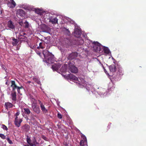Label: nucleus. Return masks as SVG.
Segmentation results:
<instances>
[{
    "instance_id": "ddd939ff",
    "label": "nucleus",
    "mask_w": 146,
    "mask_h": 146,
    "mask_svg": "<svg viewBox=\"0 0 146 146\" xmlns=\"http://www.w3.org/2000/svg\"><path fill=\"white\" fill-rule=\"evenodd\" d=\"M22 130L23 131L27 132L29 131L30 127L27 124H25L21 127Z\"/></svg>"
},
{
    "instance_id": "58836bf2",
    "label": "nucleus",
    "mask_w": 146,
    "mask_h": 146,
    "mask_svg": "<svg viewBox=\"0 0 146 146\" xmlns=\"http://www.w3.org/2000/svg\"><path fill=\"white\" fill-rule=\"evenodd\" d=\"M33 80L34 81H35V82H37V81H38V79L35 78H33Z\"/></svg>"
},
{
    "instance_id": "a211bd4d",
    "label": "nucleus",
    "mask_w": 146,
    "mask_h": 146,
    "mask_svg": "<svg viewBox=\"0 0 146 146\" xmlns=\"http://www.w3.org/2000/svg\"><path fill=\"white\" fill-rule=\"evenodd\" d=\"M45 44L44 43L40 42L39 44V46H38L37 48L38 49H39L40 48L43 49L45 48Z\"/></svg>"
},
{
    "instance_id": "5701e85b",
    "label": "nucleus",
    "mask_w": 146,
    "mask_h": 146,
    "mask_svg": "<svg viewBox=\"0 0 146 146\" xmlns=\"http://www.w3.org/2000/svg\"><path fill=\"white\" fill-rule=\"evenodd\" d=\"M33 145L34 146H39V143L37 142L35 137H34V139L33 140Z\"/></svg>"
},
{
    "instance_id": "7c9ffc66",
    "label": "nucleus",
    "mask_w": 146,
    "mask_h": 146,
    "mask_svg": "<svg viewBox=\"0 0 146 146\" xmlns=\"http://www.w3.org/2000/svg\"><path fill=\"white\" fill-rule=\"evenodd\" d=\"M7 140L8 142L11 144H13V143L12 141L9 138V137L7 138Z\"/></svg>"
},
{
    "instance_id": "dca6fc26",
    "label": "nucleus",
    "mask_w": 146,
    "mask_h": 146,
    "mask_svg": "<svg viewBox=\"0 0 146 146\" xmlns=\"http://www.w3.org/2000/svg\"><path fill=\"white\" fill-rule=\"evenodd\" d=\"M69 69L73 73H76L78 72L77 68L74 66H72L70 67Z\"/></svg>"
},
{
    "instance_id": "39448f33",
    "label": "nucleus",
    "mask_w": 146,
    "mask_h": 146,
    "mask_svg": "<svg viewBox=\"0 0 146 146\" xmlns=\"http://www.w3.org/2000/svg\"><path fill=\"white\" fill-rule=\"evenodd\" d=\"M38 102L42 111L45 113L48 112V110L45 108L43 103L39 100H38Z\"/></svg>"
},
{
    "instance_id": "4c0bfd02",
    "label": "nucleus",
    "mask_w": 146,
    "mask_h": 146,
    "mask_svg": "<svg viewBox=\"0 0 146 146\" xmlns=\"http://www.w3.org/2000/svg\"><path fill=\"white\" fill-rule=\"evenodd\" d=\"M42 138L45 141H47V138L45 137L44 136L42 135Z\"/></svg>"
},
{
    "instance_id": "79ce46f5",
    "label": "nucleus",
    "mask_w": 146,
    "mask_h": 146,
    "mask_svg": "<svg viewBox=\"0 0 146 146\" xmlns=\"http://www.w3.org/2000/svg\"><path fill=\"white\" fill-rule=\"evenodd\" d=\"M110 125H108V126H107V128H108V129L107 130H108V129H109L110 128Z\"/></svg>"
},
{
    "instance_id": "0eeeda50",
    "label": "nucleus",
    "mask_w": 146,
    "mask_h": 146,
    "mask_svg": "<svg viewBox=\"0 0 146 146\" xmlns=\"http://www.w3.org/2000/svg\"><path fill=\"white\" fill-rule=\"evenodd\" d=\"M22 121L21 119H19L18 117H16L14 121L15 124L17 127H19L21 125V123Z\"/></svg>"
},
{
    "instance_id": "7ed1b4c3",
    "label": "nucleus",
    "mask_w": 146,
    "mask_h": 146,
    "mask_svg": "<svg viewBox=\"0 0 146 146\" xmlns=\"http://www.w3.org/2000/svg\"><path fill=\"white\" fill-rule=\"evenodd\" d=\"M117 71H116L117 75L119 76L123 75V72L121 66L118 64L117 65Z\"/></svg>"
},
{
    "instance_id": "473e14b6",
    "label": "nucleus",
    "mask_w": 146,
    "mask_h": 146,
    "mask_svg": "<svg viewBox=\"0 0 146 146\" xmlns=\"http://www.w3.org/2000/svg\"><path fill=\"white\" fill-rule=\"evenodd\" d=\"M0 137L3 139H6V136L3 134L0 133Z\"/></svg>"
},
{
    "instance_id": "8fccbe9b",
    "label": "nucleus",
    "mask_w": 146,
    "mask_h": 146,
    "mask_svg": "<svg viewBox=\"0 0 146 146\" xmlns=\"http://www.w3.org/2000/svg\"><path fill=\"white\" fill-rule=\"evenodd\" d=\"M38 54L39 55H40V53H38Z\"/></svg>"
},
{
    "instance_id": "4be33fe9",
    "label": "nucleus",
    "mask_w": 146,
    "mask_h": 146,
    "mask_svg": "<svg viewBox=\"0 0 146 146\" xmlns=\"http://www.w3.org/2000/svg\"><path fill=\"white\" fill-rule=\"evenodd\" d=\"M17 13L21 16H23L25 14V12L23 10L21 9H19L17 11Z\"/></svg>"
},
{
    "instance_id": "f8f14e48",
    "label": "nucleus",
    "mask_w": 146,
    "mask_h": 146,
    "mask_svg": "<svg viewBox=\"0 0 146 146\" xmlns=\"http://www.w3.org/2000/svg\"><path fill=\"white\" fill-rule=\"evenodd\" d=\"M49 22L55 25L58 23V19L56 18L50 17L49 19Z\"/></svg>"
},
{
    "instance_id": "2f4dec72",
    "label": "nucleus",
    "mask_w": 146,
    "mask_h": 146,
    "mask_svg": "<svg viewBox=\"0 0 146 146\" xmlns=\"http://www.w3.org/2000/svg\"><path fill=\"white\" fill-rule=\"evenodd\" d=\"M84 43V41L83 39H80L79 40V43H78L79 45H82Z\"/></svg>"
},
{
    "instance_id": "f257e3e1",
    "label": "nucleus",
    "mask_w": 146,
    "mask_h": 146,
    "mask_svg": "<svg viewBox=\"0 0 146 146\" xmlns=\"http://www.w3.org/2000/svg\"><path fill=\"white\" fill-rule=\"evenodd\" d=\"M11 87L12 89V91L11 93L12 99L13 101H16L17 100L16 94L17 93L15 91V89H17L18 93H20V90L23 89V87L21 86L20 87L18 86L16 84L15 82L14 81H11Z\"/></svg>"
},
{
    "instance_id": "a18cd8bd",
    "label": "nucleus",
    "mask_w": 146,
    "mask_h": 146,
    "mask_svg": "<svg viewBox=\"0 0 146 146\" xmlns=\"http://www.w3.org/2000/svg\"><path fill=\"white\" fill-rule=\"evenodd\" d=\"M31 81H29L27 82V83L28 84H30L31 83Z\"/></svg>"
},
{
    "instance_id": "6ab92c4d",
    "label": "nucleus",
    "mask_w": 146,
    "mask_h": 146,
    "mask_svg": "<svg viewBox=\"0 0 146 146\" xmlns=\"http://www.w3.org/2000/svg\"><path fill=\"white\" fill-rule=\"evenodd\" d=\"M43 54L44 55V59L50 53L47 50H44L43 51Z\"/></svg>"
},
{
    "instance_id": "49530a36",
    "label": "nucleus",
    "mask_w": 146,
    "mask_h": 146,
    "mask_svg": "<svg viewBox=\"0 0 146 146\" xmlns=\"http://www.w3.org/2000/svg\"><path fill=\"white\" fill-rule=\"evenodd\" d=\"M29 145H26V146H33V144Z\"/></svg>"
},
{
    "instance_id": "2eb2a0df",
    "label": "nucleus",
    "mask_w": 146,
    "mask_h": 146,
    "mask_svg": "<svg viewBox=\"0 0 146 146\" xmlns=\"http://www.w3.org/2000/svg\"><path fill=\"white\" fill-rule=\"evenodd\" d=\"M68 77L70 80H73L75 81H78V78L72 74H70L68 75Z\"/></svg>"
},
{
    "instance_id": "72a5a7b5",
    "label": "nucleus",
    "mask_w": 146,
    "mask_h": 146,
    "mask_svg": "<svg viewBox=\"0 0 146 146\" xmlns=\"http://www.w3.org/2000/svg\"><path fill=\"white\" fill-rule=\"evenodd\" d=\"M2 126L3 128L4 129L6 130H7L8 128L5 125L2 124Z\"/></svg>"
},
{
    "instance_id": "c03bdc74",
    "label": "nucleus",
    "mask_w": 146,
    "mask_h": 146,
    "mask_svg": "<svg viewBox=\"0 0 146 146\" xmlns=\"http://www.w3.org/2000/svg\"><path fill=\"white\" fill-rule=\"evenodd\" d=\"M102 66V67L103 68V69L104 70V72H105L106 71V69H105L104 67V66L103 65Z\"/></svg>"
},
{
    "instance_id": "412c9836",
    "label": "nucleus",
    "mask_w": 146,
    "mask_h": 146,
    "mask_svg": "<svg viewBox=\"0 0 146 146\" xmlns=\"http://www.w3.org/2000/svg\"><path fill=\"white\" fill-rule=\"evenodd\" d=\"M5 107L7 109V108H11L13 107V105L10 103L9 102H7L5 103Z\"/></svg>"
},
{
    "instance_id": "09e8293b",
    "label": "nucleus",
    "mask_w": 146,
    "mask_h": 146,
    "mask_svg": "<svg viewBox=\"0 0 146 146\" xmlns=\"http://www.w3.org/2000/svg\"><path fill=\"white\" fill-rule=\"evenodd\" d=\"M66 70V68H65V69L64 70H63V71H65Z\"/></svg>"
},
{
    "instance_id": "de8ad7c7",
    "label": "nucleus",
    "mask_w": 146,
    "mask_h": 146,
    "mask_svg": "<svg viewBox=\"0 0 146 146\" xmlns=\"http://www.w3.org/2000/svg\"><path fill=\"white\" fill-rule=\"evenodd\" d=\"M26 35V33H23V35Z\"/></svg>"
},
{
    "instance_id": "bb28decb",
    "label": "nucleus",
    "mask_w": 146,
    "mask_h": 146,
    "mask_svg": "<svg viewBox=\"0 0 146 146\" xmlns=\"http://www.w3.org/2000/svg\"><path fill=\"white\" fill-rule=\"evenodd\" d=\"M24 110L25 113L27 115H29L31 113V111L29 109L27 108H24Z\"/></svg>"
},
{
    "instance_id": "c85d7f7f",
    "label": "nucleus",
    "mask_w": 146,
    "mask_h": 146,
    "mask_svg": "<svg viewBox=\"0 0 146 146\" xmlns=\"http://www.w3.org/2000/svg\"><path fill=\"white\" fill-rule=\"evenodd\" d=\"M86 143H87V142L81 140L80 143V145L81 146H84L85 144H86Z\"/></svg>"
},
{
    "instance_id": "ea45409f",
    "label": "nucleus",
    "mask_w": 146,
    "mask_h": 146,
    "mask_svg": "<svg viewBox=\"0 0 146 146\" xmlns=\"http://www.w3.org/2000/svg\"><path fill=\"white\" fill-rule=\"evenodd\" d=\"M20 113L19 112H17L15 114L16 117H17L19 114Z\"/></svg>"
},
{
    "instance_id": "6e6552de",
    "label": "nucleus",
    "mask_w": 146,
    "mask_h": 146,
    "mask_svg": "<svg viewBox=\"0 0 146 146\" xmlns=\"http://www.w3.org/2000/svg\"><path fill=\"white\" fill-rule=\"evenodd\" d=\"M78 53L76 52H72L70 54L68 57L69 60H72L76 58L77 56Z\"/></svg>"
},
{
    "instance_id": "aec40b11",
    "label": "nucleus",
    "mask_w": 146,
    "mask_h": 146,
    "mask_svg": "<svg viewBox=\"0 0 146 146\" xmlns=\"http://www.w3.org/2000/svg\"><path fill=\"white\" fill-rule=\"evenodd\" d=\"M12 40L13 42L12 44L13 46H16L19 42V40L17 39H15L14 38H13Z\"/></svg>"
},
{
    "instance_id": "3c124183",
    "label": "nucleus",
    "mask_w": 146,
    "mask_h": 146,
    "mask_svg": "<svg viewBox=\"0 0 146 146\" xmlns=\"http://www.w3.org/2000/svg\"><path fill=\"white\" fill-rule=\"evenodd\" d=\"M33 47H34V46H33V47H32V48L31 47V48H33Z\"/></svg>"
},
{
    "instance_id": "9b49d317",
    "label": "nucleus",
    "mask_w": 146,
    "mask_h": 146,
    "mask_svg": "<svg viewBox=\"0 0 146 146\" xmlns=\"http://www.w3.org/2000/svg\"><path fill=\"white\" fill-rule=\"evenodd\" d=\"M32 108L33 110L36 113L39 114L40 111V108L37 105L32 106Z\"/></svg>"
},
{
    "instance_id": "c9c22d12",
    "label": "nucleus",
    "mask_w": 146,
    "mask_h": 146,
    "mask_svg": "<svg viewBox=\"0 0 146 146\" xmlns=\"http://www.w3.org/2000/svg\"><path fill=\"white\" fill-rule=\"evenodd\" d=\"M29 27V24L28 22H25V28H28Z\"/></svg>"
},
{
    "instance_id": "4468645a",
    "label": "nucleus",
    "mask_w": 146,
    "mask_h": 146,
    "mask_svg": "<svg viewBox=\"0 0 146 146\" xmlns=\"http://www.w3.org/2000/svg\"><path fill=\"white\" fill-rule=\"evenodd\" d=\"M7 26L8 27L11 29H14L15 28V26L11 20H9L8 22Z\"/></svg>"
},
{
    "instance_id": "37998d69",
    "label": "nucleus",
    "mask_w": 146,
    "mask_h": 146,
    "mask_svg": "<svg viewBox=\"0 0 146 146\" xmlns=\"http://www.w3.org/2000/svg\"><path fill=\"white\" fill-rule=\"evenodd\" d=\"M40 10L39 9H36V12H40Z\"/></svg>"
},
{
    "instance_id": "423d86ee",
    "label": "nucleus",
    "mask_w": 146,
    "mask_h": 146,
    "mask_svg": "<svg viewBox=\"0 0 146 146\" xmlns=\"http://www.w3.org/2000/svg\"><path fill=\"white\" fill-rule=\"evenodd\" d=\"M7 5L9 8H13L16 6V3L13 0H10L7 2Z\"/></svg>"
},
{
    "instance_id": "a19ab883",
    "label": "nucleus",
    "mask_w": 146,
    "mask_h": 146,
    "mask_svg": "<svg viewBox=\"0 0 146 146\" xmlns=\"http://www.w3.org/2000/svg\"><path fill=\"white\" fill-rule=\"evenodd\" d=\"M93 43L95 44H97L98 45V44H99V43L98 42H94Z\"/></svg>"
},
{
    "instance_id": "f03ea898",
    "label": "nucleus",
    "mask_w": 146,
    "mask_h": 146,
    "mask_svg": "<svg viewBox=\"0 0 146 146\" xmlns=\"http://www.w3.org/2000/svg\"><path fill=\"white\" fill-rule=\"evenodd\" d=\"M54 58V55L51 53H50L47 57L45 58L44 61L46 63L49 64L51 63L52 60H53Z\"/></svg>"
},
{
    "instance_id": "9d476101",
    "label": "nucleus",
    "mask_w": 146,
    "mask_h": 146,
    "mask_svg": "<svg viewBox=\"0 0 146 146\" xmlns=\"http://www.w3.org/2000/svg\"><path fill=\"white\" fill-rule=\"evenodd\" d=\"M81 31L78 29L77 28L75 29L74 35L76 37L78 38L80 37L81 35Z\"/></svg>"
},
{
    "instance_id": "f704fd0d",
    "label": "nucleus",
    "mask_w": 146,
    "mask_h": 146,
    "mask_svg": "<svg viewBox=\"0 0 146 146\" xmlns=\"http://www.w3.org/2000/svg\"><path fill=\"white\" fill-rule=\"evenodd\" d=\"M58 117V118L61 119L62 118V115L60 113H58L57 114Z\"/></svg>"
},
{
    "instance_id": "c756f323",
    "label": "nucleus",
    "mask_w": 146,
    "mask_h": 146,
    "mask_svg": "<svg viewBox=\"0 0 146 146\" xmlns=\"http://www.w3.org/2000/svg\"><path fill=\"white\" fill-rule=\"evenodd\" d=\"M19 38L20 39H27V37L26 36H24L23 35H20L19 36Z\"/></svg>"
},
{
    "instance_id": "cd10ccee",
    "label": "nucleus",
    "mask_w": 146,
    "mask_h": 146,
    "mask_svg": "<svg viewBox=\"0 0 146 146\" xmlns=\"http://www.w3.org/2000/svg\"><path fill=\"white\" fill-rule=\"evenodd\" d=\"M81 136L82 139V140L84 141H85L87 142L86 138L84 135L82 133L81 134Z\"/></svg>"
},
{
    "instance_id": "a878e982",
    "label": "nucleus",
    "mask_w": 146,
    "mask_h": 146,
    "mask_svg": "<svg viewBox=\"0 0 146 146\" xmlns=\"http://www.w3.org/2000/svg\"><path fill=\"white\" fill-rule=\"evenodd\" d=\"M103 50L105 53L108 54L109 53L110 51L109 49L107 47H104L103 48Z\"/></svg>"
},
{
    "instance_id": "20e7f679",
    "label": "nucleus",
    "mask_w": 146,
    "mask_h": 146,
    "mask_svg": "<svg viewBox=\"0 0 146 146\" xmlns=\"http://www.w3.org/2000/svg\"><path fill=\"white\" fill-rule=\"evenodd\" d=\"M117 65L118 64H114L109 66V69L111 72L112 73L116 72L117 71Z\"/></svg>"
},
{
    "instance_id": "f3484780",
    "label": "nucleus",
    "mask_w": 146,
    "mask_h": 146,
    "mask_svg": "<svg viewBox=\"0 0 146 146\" xmlns=\"http://www.w3.org/2000/svg\"><path fill=\"white\" fill-rule=\"evenodd\" d=\"M31 106L37 105V101L35 99L33 98H31Z\"/></svg>"
},
{
    "instance_id": "603ef678",
    "label": "nucleus",
    "mask_w": 146,
    "mask_h": 146,
    "mask_svg": "<svg viewBox=\"0 0 146 146\" xmlns=\"http://www.w3.org/2000/svg\"><path fill=\"white\" fill-rule=\"evenodd\" d=\"M33 47H34V46H33V47H32V48L31 47V48H33Z\"/></svg>"
},
{
    "instance_id": "e433bc0d",
    "label": "nucleus",
    "mask_w": 146,
    "mask_h": 146,
    "mask_svg": "<svg viewBox=\"0 0 146 146\" xmlns=\"http://www.w3.org/2000/svg\"><path fill=\"white\" fill-rule=\"evenodd\" d=\"M2 68L4 70H5L6 72H7V71H6V70H7V68L5 67L4 66H2Z\"/></svg>"
},
{
    "instance_id": "b1692460",
    "label": "nucleus",
    "mask_w": 146,
    "mask_h": 146,
    "mask_svg": "<svg viewBox=\"0 0 146 146\" xmlns=\"http://www.w3.org/2000/svg\"><path fill=\"white\" fill-rule=\"evenodd\" d=\"M42 28L44 30V31H46L50 29L49 27L45 25H42Z\"/></svg>"
},
{
    "instance_id": "1a4fd4ad",
    "label": "nucleus",
    "mask_w": 146,
    "mask_h": 146,
    "mask_svg": "<svg viewBox=\"0 0 146 146\" xmlns=\"http://www.w3.org/2000/svg\"><path fill=\"white\" fill-rule=\"evenodd\" d=\"M61 66V64L59 63L54 64L52 65V68L54 71H57Z\"/></svg>"
},
{
    "instance_id": "864d4df0",
    "label": "nucleus",
    "mask_w": 146,
    "mask_h": 146,
    "mask_svg": "<svg viewBox=\"0 0 146 146\" xmlns=\"http://www.w3.org/2000/svg\"><path fill=\"white\" fill-rule=\"evenodd\" d=\"M33 47H34V46H33V47H32V48L31 47V48H33Z\"/></svg>"
},
{
    "instance_id": "393cba45",
    "label": "nucleus",
    "mask_w": 146,
    "mask_h": 146,
    "mask_svg": "<svg viewBox=\"0 0 146 146\" xmlns=\"http://www.w3.org/2000/svg\"><path fill=\"white\" fill-rule=\"evenodd\" d=\"M26 140L27 143L29 145L33 144L30 137L27 135V136Z\"/></svg>"
}]
</instances>
